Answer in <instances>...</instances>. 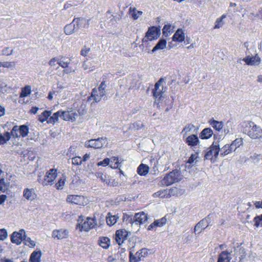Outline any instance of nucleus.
Masks as SVG:
<instances>
[{
	"label": "nucleus",
	"mask_w": 262,
	"mask_h": 262,
	"mask_svg": "<svg viewBox=\"0 0 262 262\" xmlns=\"http://www.w3.org/2000/svg\"><path fill=\"white\" fill-rule=\"evenodd\" d=\"M11 241L17 245H20L23 240L27 241L25 232L24 230H20L18 232H13L11 235Z\"/></svg>",
	"instance_id": "nucleus-1"
},
{
	"label": "nucleus",
	"mask_w": 262,
	"mask_h": 262,
	"mask_svg": "<svg viewBox=\"0 0 262 262\" xmlns=\"http://www.w3.org/2000/svg\"><path fill=\"white\" fill-rule=\"evenodd\" d=\"M11 137L10 133L6 132L4 134H0V144H4L9 140Z\"/></svg>",
	"instance_id": "nucleus-2"
},
{
	"label": "nucleus",
	"mask_w": 262,
	"mask_h": 262,
	"mask_svg": "<svg viewBox=\"0 0 262 262\" xmlns=\"http://www.w3.org/2000/svg\"><path fill=\"white\" fill-rule=\"evenodd\" d=\"M31 92V88L30 86H26L24 88L22 89L21 93L20 94V97L21 98H25L30 94Z\"/></svg>",
	"instance_id": "nucleus-3"
},
{
	"label": "nucleus",
	"mask_w": 262,
	"mask_h": 262,
	"mask_svg": "<svg viewBox=\"0 0 262 262\" xmlns=\"http://www.w3.org/2000/svg\"><path fill=\"white\" fill-rule=\"evenodd\" d=\"M20 136L23 137L27 136L28 133V128L26 125H21L18 126Z\"/></svg>",
	"instance_id": "nucleus-4"
},
{
	"label": "nucleus",
	"mask_w": 262,
	"mask_h": 262,
	"mask_svg": "<svg viewBox=\"0 0 262 262\" xmlns=\"http://www.w3.org/2000/svg\"><path fill=\"white\" fill-rule=\"evenodd\" d=\"M8 183L5 182L4 179H0V190L3 192L7 190L8 188Z\"/></svg>",
	"instance_id": "nucleus-5"
},
{
	"label": "nucleus",
	"mask_w": 262,
	"mask_h": 262,
	"mask_svg": "<svg viewBox=\"0 0 262 262\" xmlns=\"http://www.w3.org/2000/svg\"><path fill=\"white\" fill-rule=\"evenodd\" d=\"M8 237V233L6 229H0V241H3Z\"/></svg>",
	"instance_id": "nucleus-6"
},
{
	"label": "nucleus",
	"mask_w": 262,
	"mask_h": 262,
	"mask_svg": "<svg viewBox=\"0 0 262 262\" xmlns=\"http://www.w3.org/2000/svg\"><path fill=\"white\" fill-rule=\"evenodd\" d=\"M11 134L13 137L17 138L20 137L19 130L18 126H14L13 127L11 132L10 135Z\"/></svg>",
	"instance_id": "nucleus-7"
},
{
	"label": "nucleus",
	"mask_w": 262,
	"mask_h": 262,
	"mask_svg": "<svg viewBox=\"0 0 262 262\" xmlns=\"http://www.w3.org/2000/svg\"><path fill=\"white\" fill-rule=\"evenodd\" d=\"M32 194V193L31 189L26 188L24 189L23 192V196L25 198H26L27 200H30L31 199Z\"/></svg>",
	"instance_id": "nucleus-8"
},
{
	"label": "nucleus",
	"mask_w": 262,
	"mask_h": 262,
	"mask_svg": "<svg viewBox=\"0 0 262 262\" xmlns=\"http://www.w3.org/2000/svg\"><path fill=\"white\" fill-rule=\"evenodd\" d=\"M15 66V63L14 62L5 61L1 62V67L7 68H13Z\"/></svg>",
	"instance_id": "nucleus-9"
},
{
	"label": "nucleus",
	"mask_w": 262,
	"mask_h": 262,
	"mask_svg": "<svg viewBox=\"0 0 262 262\" xmlns=\"http://www.w3.org/2000/svg\"><path fill=\"white\" fill-rule=\"evenodd\" d=\"M13 50L9 47H6L2 51V55L6 56H9L12 54Z\"/></svg>",
	"instance_id": "nucleus-10"
},
{
	"label": "nucleus",
	"mask_w": 262,
	"mask_h": 262,
	"mask_svg": "<svg viewBox=\"0 0 262 262\" xmlns=\"http://www.w3.org/2000/svg\"><path fill=\"white\" fill-rule=\"evenodd\" d=\"M7 196L5 194H2L0 195V205L3 204L5 201L6 200Z\"/></svg>",
	"instance_id": "nucleus-11"
},
{
	"label": "nucleus",
	"mask_w": 262,
	"mask_h": 262,
	"mask_svg": "<svg viewBox=\"0 0 262 262\" xmlns=\"http://www.w3.org/2000/svg\"><path fill=\"white\" fill-rule=\"evenodd\" d=\"M1 262H13L12 259L8 258L6 257H3L1 259Z\"/></svg>",
	"instance_id": "nucleus-12"
},
{
	"label": "nucleus",
	"mask_w": 262,
	"mask_h": 262,
	"mask_svg": "<svg viewBox=\"0 0 262 262\" xmlns=\"http://www.w3.org/2000/svg\"><path fill=\"white\" fill-rule=\"evenodd\" d=\"M5 108L0 105V117L5 115Z\"/></svg>",
	"instance_id": "nucleus-13"
},
{
	"label": "nucleus",
	"mask_w": 262,
	"mask_h": 262,
	"mask_svg": "<svg viewBox=\"0 0 262 262\" xmlns=\"http://www.w3.org/2000/svg\"><path fill=\"white\" fill-rule=\"evenodd\" d=\"M5 247L0 244V255H2L5 252Z\"/></svg>",
	"instance_id": "nucleus-14"
},
{
	"label": "nucleus",
	"mask_w": 262,
	"mask_h": 262,
	"mask_svg": "<svg viewBox=\"0 0 262 262\" xmlns=\"http://www.w3.org/2000/svg\"><path fill=\"white\" fill-rule=\"evenodd\" d=\"M29 262H33V253L30 255Z\"/></svg>",
	"instance_id": "nucleus-15"
},
{
	"label": "nucleus",
	"mask_w": 262,
	"mask_h": 262,
	"mask_svg": "<svg viewBox=\"0 0 262 262\" xmlns=\"http://www.w3.org/2000/svg\"><path fill=\"white\" fill-rule=\"evenodd\" d=\"M28 239H29V240L30 241V244L31 245L33 246V243H32V241H31L30 238H28Z\"/></svg>",
	"instance_id": "nucleus-16"
},
{
	"label": "nucleus",
	"mask_w": 262,
	"mask_h": 262,
	"mask_svg": "<svg viewBox=\"0 0 262 262\" xmlns=\"http://www.w3.org/2000/svg\"><path fill=\"white\" fill-rule=\"evenodd\" d=\"M30 112L31 113H33V107H32V108L30 110Z\"/></svg>",
	"instance_id": "nucleus-17"
},
{
	"label": "nucleus",
	"mask_w": 262,
	"mask_h": 262,
	"mask_svg": "<svg viewBox=\"0 0 262 262\" xmlns=\"http://www.w3.org/2000/svg\"><path fill=\"white\" fill-rule=\"evenodd\" d=\"M21 101H22V102H25V101H23V100H19V102H21Z\"/></svg>",
	"instance_id": "nucleus-18"
},
{
	"label": "nucleus",
	"mask_w": 262,
	"mask_h": 262,
	"mask_svg": "<svg viewBox=\"0 0 262 262\" xmlns=\"http://www.w3.org/2000/svg\"><path fill=\"white\" fill-rule=\"evenodd\" d=\"M0 67H1V62L0 61Z\"/></svg>",
	"instance_id": "nucleus-19"
}]
</instances>
